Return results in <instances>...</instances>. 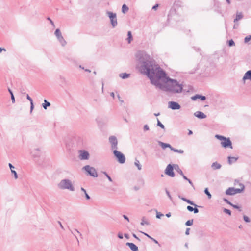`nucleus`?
<instances>
[{
  "instance_id": "nucleus-10",
  "label": "nucleus",
  "mask_w": 251,
  "mask_h": 251,
  "mask_svg": "<svg viewBox=\"0 0 251 251\" xmlns=\"http://www.w3.org/2000/svg\"><path fill=\"white\" fill-rule=\"evenodd\" d=\"M79 159L81 160H88L90 157L89 153L86 150H81L79 151Z\"/></svg>"
},
{
  "instance_id": "nucleus-60",
  "label": "nucleus",
  "mask_w": 251,
  "mask_h": 251,
  "mask_svg": "<svg viewBox=\"0 0 251 251\" xmlns=\"http://www.w3.org/2000/svg\"><path fill=\"white\" fill-rule=\"evenodd\" d=\"M188 181L189 182V183L193 187H194V185H193V183H192V181L190 180V179H188Z\"/></svg>"
},
{
  "instance_id": "nucleus-12",
  "label": "nucleus",
  "mask_w": 251,
  "mask_h": 251,
  "mask_svg": "<svg viewBox=\"0 0 251 251\" xmlns=\"http://www.w3.org/2000/svg\"><path fill=\"white\" fill-rule=\"evenodd\" d=\"M168 107L172 110H178L180 109V105L175 101H170L168 102Z\"/></svg>"
},
{
  "instance_id": "nucleus-47",
  "label": "nucleus",
  "mask_w": 251,
  "mask_h": 251,
  "mask_svg": "<svg viewBox=\"0 0 251 251\" xmlns=\"http://www.w3.org/2000/svg\"><path fill=\"white\" fill-rule=\"evenodd\" d=\"M187 209L190 212H192L194 210V208L191 206H187Z\"/></svg>"
},
{
  "instance_id": "nucleus-23",
  "label": "nucleus",
  "mask_w": 251,
  "mask_h": 251,
  "mask_svg": "<svg viewBox=\"0 0 251 251\" xmlns=\"http://www.w3.org/2000/svg\"><path fill=\"white\" fill-rule=\"evenodd\" d=\"M243 17V15L241 12L240 13H237L236 18L234 20V22L236 23L238 21L242 19Z\"/></svg>"
},
{
  "instance_id": "nucleus-43",
  "label": "nucleus",
  "mask_w": 251,
  "mask_h": 251,
  "mask_svg": "<svg viewBox=\"0 0 251 251\" xmlns=\"http://www.w3.org/2000/svg\"><path fill=\"white\" fill-rule=\"evenodd\" d=\"M223 211H224L225 213H226V214H228L229 215H231V211H230V210L227 209H226V208H224V209H223Z\"/></svg>"
},
{
  "instance_id": "nucleus-9",
  "label": "nucleus",
  "mask_w": 251,
  "mask_h": 251,
  "mask_svg": "<svg viewBox=\"0 0 251 251\" xmlns=\"http://www.w3.org/2000/svg\"><path fill=\"white\" fill-rule=\"evenodd\" d=\"M109 142L111 144V147L112 150L114 151V150L118 149V140L115 136H110L109 138Z\"/></svg>"
},
{
  "instance_id": "nucleus-8",
  "label": "nucleus",
  "mask_w": 251,
  "mask_h": 251,
  "mask_svg": "<svg viewBox=\"0 0 251 251\" xmlns=\"http://www.w3.org/2000/svg\"><path fill=\"white\" fill-rule=\"evenodd\" d=\"M54 34L56 36V38H57L58 41L59 42L60 44L63 46L64 47L66 44V42L64 40V38L63 37L62 35V33L60 30L59 29H56Z\"/></svg>"
},
{
  "instance_id": "nucleus-2",
  "label": "nucleus",
  "mask_w": 251,
  "mask_h": 251,
  "mask_svg": "<svg viewBox=\"0 0 251 251\" xmlns=\"http://www.w3.org/2000/svg\"><path fill=\"white\" fill-rule=\"evenodd\" d=\"M135 56L137 60L141 64L140 71L142 74L147 75L151 81L158 74V72L162 70V69L155 64V61L146 52L138 51Z\"/></svg>"
},
{
  "instance_id": "nucleus-28",
  "label": "nucleus",
  "mask_w": 251,
  "mask_h": 251,
  "mask_svg": "<svg viewBox=\"0 0 251 251\" xmlns=\"http://www.w3.org/2000/svg\"><path fill=\"white\" fill-rule=\"evenodd\" d=\"M135 165L138 168L139 170H141L142 169V165L140 164V162L138 160L136 159L134 162Z\"/></svg>"
},
{
  "instance_id": "nucleus-44",
  "label": "nucleus",
  "mask_w": 251,
  "mask_h": 251,
  "mask_svg": "<svg viewBox=\"0 0 251 251\" xmlns=\"http://www.w3.org/2000/svg\"><path fill=\"white\" fill-rule=\"evenodd\" d=\"M163 216V214L156 211V218H157L160 219Z\"/></svg>"
},
{
  "instance_id": "nucleus-30",
  "label": "nucleus",
  "mask_w": 251,
  "mask_h": 251,
  "mask_svg": "<svg viewBox=\"0 0 251 251\" xmlns=\"http://www.w3.org/2000/svg\"><path fill=\"white\" fill-rule=\"evenodd\" d=\"M141 225L142 226H144L145 225H149L150 223L148 222L147 221L145 220V218L143 217L142 219V221L141 222Z\"/></svg>"
},
{
  "instance_id": "nucleus-11",
  "label": "nucleus",
  "mask_w": 251,
  "mask_h": 251,
  "mask_svg": "<svg viewBox=\"0 0 251 251\" xmlns=\"http://www.w3.org/2000/svg\"><path fill=\"white\" fill-rule=\"evenodd\" d=\"M165 173L168 176L173 177L175 176V173L173 171V166L169 164L167 165L165 170Z\"/></svg>"
},
{
  "instance_id": "nucleus-21",
  "label": "nucleus",
  "mask_w": 251,
  "mask_h": 251,
  "mask_svg": "<svg viewBox=\"0 0 251 251\" xmlns=\"http://www.w3.org/2000/svg\"><path fill=\"white\" fill-rule=\"evenodd\" d=\"M9 167L11 170V173L14 174V177L15 179L18 178V175L16 173V172L13 170V169L15 168L14 166H13L11 163H9L8 164Z\"/></svg>"
},
{
  "instance_id": "nucleus-53",
  "label": "nucleus",
  "mask_w": 251,
  "mask_h": 251,
  "mask_svg": "<svg viewBox=\"0 0 251 251\" xmlns=\"http://www.w3.org/2000/svg\"><path fill=\"white\" fill-rule=\"evenodd\" d=\"M118 238H119L120 239H123V234L122 233H119L118 234Z\"/></svg>"
},
{
  "instance_id": "nucleus-32",
  "label": "nucleus",
  "mask_w": 251,
  "mask_h": 251,
  "mask_svg": "<svg viewBox=\"0 0 251 251\" xmlns=\"http://www.w3.org/2000/svg\"><path fill=\"white\" fill-rule=\"evenodd\" d=\"M81 190L82 191H83L84 193V194H85V197H86V199L87 200H89L90 199V197L89 196V195L87 194L86 190L83 188V187H81Z\"/></svg>"
},
{
  "instance_id": "nucleus-58",
  "label": "nucleus",
  "mask_w": 251,
  "mask_h": 251,
  "mask_svg": "<svg viewBox=\"0 0 251 251\" xmlns=\"http://www.w3.org/2000/svg\"><path fill=\"white\" fill-rule=\"evenodd\" d=\"M123 217L128 222H129V218L125 215H123Z\"/></svg>"
},
{
  "instance_id": "nucleus-7",
  "label": "nucleus",
  "mask_w": 251,
  "mask_h": 251,
  "mask_svg": "<svg viewBox=\"0 0 251 251\" xmlns=\"http://www.w3.org/2000/svg\"><path fill=\"white\" fill-rule=\"evenodd\" d=\"M83 169L88 173L90 176L93 177L98 176L97 171L94 167L89 165H86L83 167Z\"/></svg>"
},
{
  "instance_id": "nucleus-63",
  "label": "nucleus",
  "mask_w": 251,
  "mask_h": 251,
  "mask_svg": "<svg viewBox=\"0 0 251 251\" xmlns=\"http://www.w3.org/2000/svg\"><path fill=\"white\" fill-rule=\"evenodd\" d=\"M58 223H59V225H60V227H61L62 229H64V227H63V226H62V225L61 223L60 222H59H59H58Z\"/></svg>"
},
{
  "instance_id": "nucleus-3",
  "label": "nucleus",
  "mask_w": 251,
  "mask_h": 251,
  "mask_svg": "<svg viewBox=\"0 0 251 251\" xmlns=\"http://www.w3.org/2000/svg\"><path fill=\"white\" fill-rule=\"evenodd\" d=\"M58 187L60 189L68 190L70 191H74L75 190L73 182L67 178L61 180L58 184Z\"/></svg>"
},
{
  "instance_id": "nucleus-45",
  "label": "nucleus",
  "mask_w": 251,
  "mask_h": 251,
  "mask_svg": "<svg viewBox=\"0 0 251 251\" xmlns=\"http://www.w3.org/2000/svg\"><path fill=\"white\" fill-rule=\"evenodd\" d=\"M231 206H232L233 208H235V209H238L239 211H241V209L240 207L239 206H238V205H237L233 204H232L231 205Z\"/></svg>"
},
{
  "instance_id": "nucleus-35",
  "label": "nucleus",
  "mask_w": 251,
  "mask_h": 251,
  "mask_svg": "<svg viewBox=\"0 0 251 251\" xmlns=\"http://www.w3.org/2000/svg\"><path fill=\"white\" fill-rule=\"evenodd\" d=\"M172 151H174L175 152H178L180 153H183L184 152V151L182 150L176 149L174 148H172Z\"/></svg>"
},
{
  "instance_id": "nucleus-59",
  "label": "nucleus",
  "mask_w": 251,
  "mask_h": 251,
  "mask_svg": "<svg viewBox=\"0 0 251 251\" xmlns=\"http://www.w3.org/2000/svg\"><path fill=\"white\" fill-rule=\"evenodd\" d=\"M181 176L183 177V178L185 180H186L188 181V180L189 179H188V178H187V177H186V176L184 175V174H183V175H181Z\"/></svg>"
},
{
  "instance_id": "nucleus-36",
  "label": "nucleus",
  "mask_w": 251,
  "mask_h": 251,
  "mask_svg": "<svg viewBox=\"0 0 251 251\" xmlns=\"http://www.w3.org/2000/svg\"><path fill=\"white\" fill-rule=\"evenodd\" d=\"M193 220H189L185 223V225L187 226H190L193 225Z\"/></svg>"
},
{
  "instance_id": "nucleus-17",
  "label": "nucleus",
  "mask_w": 251,
  "mask_h": 251,
  "mask_svg": "<svg viewBox=\"0 0 251 251\" xmlns=\"http://www.w3.org/2000/svg\"><path fill=\"white\" fill-rule=\"evenodd\" d=\"M126 245L128 246L131 250L132 251H138V247L136 245H135L134 243L127 242L126 243Z\"/></svg>"
},
{
  "instance_id": "nucleus-5",
  "label": "nucleus",
  "mask_w": 251,
  "mask_h": 251,
  "mask_svg": "<svg viewBox=\"0 0 251 251\" xmlns=\"http://www.w3.org/2000/svg\"><path fill=\"white\" fill-rule=\"evenodd\" d=\"M113 154L120 163L123 164L126 162V157L124 154L118 151L117 150L113 151Z\"/></svg>"
},
{
  "instance_id": "nucleus-4",
  "label": "nucleus",
  "mask_w": 251,
  "mask_h": 251,
  "mask_svg": "<svg viewBox=\"0 0 251 251\" xmlns=\"http://www.w3.org/2000/svg\"><path fill=\"white\" fill-rule=\"evenodd\" d=\"M240 188H235L234 187H230L228 188L226 191V194L228 195H233L237 193H240L243 192L245 189L244 185L240 183Z\"/></svg>"
},
{
  "instance_id": "nucleus-38",
  "label": "nucleus",
  "mask_w": 251,
  "mask_h": 251,
  "mask_svg": "<svg viewBox=\"0 0 251 251\" xmlns=\"http://www.w3.org/2000/svg\"><path fill=\"white\" fill-rule=\"evenodd\" d=\"M228 45L229 47H232L235 45V43L233 40H230L228 41Z\"/></svg>"
},
{
  "instance_id": "nucleus-50",
  "label": "nucleus",
  "mask_w": 251,
  "mask_h": 251,
  "mask_svg": "<svg viewBox=\"0 0 251 251\" xmlns=\"http://www.w3.org/2000/svg\"><path fill=\"white\" fill-rule=\"evenodd\" d=\"M224 201H225L226 203H227V204H229L231 206V205L232 204V203L231 202H230L228 200H227L226 199H225L224 198L223 199Z\"/></svg>"
},
{
  "instance_id": "nucleus-40",
  "label": "nucleus",
  "mask_w": 251,
  "mask_h": 251,
  "mask_svg": "<svg viewBox=\"0 0 251 251\" xmlns=\"http://www.w3.org/2000/svg\"><path fill=\"white\" fill-rule=\"evenodd\" d=\"M243 219L246 223H249L251 221L250 218L247 216L246 215L243 216Z\"/></svg>"
},
{
  "instance_id": "nucleus-62",
  "label": "nucleus",
  "mask_w": 251,
  "mask_h": 251,
  "mask_svg": "<svg viewBox=\"0 0 251 251\" xmlns=\"http://www.w3.org/2000/svg\"><path fill=\"white\" fill-rule=\"evenodd\" d=\"M133 236L138 240L140 241V239L135 234H133Z\"/></svg>"
},
{
  "instance_id": "nucleus-20",
  "label": "nucleus",
  "mask_w": 251,
  "mask_h": 251,
  "mask_svg": "<svg viewBox=\"0 0 251 251\" xmlns=\"http://www.w3.org/2000/svg\"><path fill=\"white\" fill-rule=\"evenodd\" d=\"M178 197L181 200L186 202L187 203H188L192 205H194L195 207L197 206V205L196 204H195L192 201H190V200L187 199L186 198H184V197H180V196H179Z\"/></svg>"
},
{
  "instance_id": "nucleus-48",
  "label": "nucleus",
  "mask_w": 251,
  "mask_h": 251,
  "mask_svg": "<svg viewBox=\"0 0 251 251\" xmlns=\"http://www.w3.org/2000/svg\"><path fill=\"white\" fill-rule=\"evenodd\" d=\"M47 20H49V21H50V24H51L52 26L53 27H55L54 24L53 22L51 20V19L50 18L48 17V18H47Z\"/></svg>"
},
{
  "instance_id": "nucleus-42",
  "label": "nucleus",
  "mask_w": 251,
  "mask_h": 251,
  "mask_svg": "<svg viewBox=\"0 0 251 251\" xmlns=\"http://www.w3.org/2000/svg\"><path fill=\"white\" fill-rule=\"evenodd\" d=\"M251 39V35H249V36H246L245 39H244V42L245 43H247L248 42H249L250 40Z\"/></svg>"
},
{
  "instance_id": "nucleus-56",
  "label": "nucleus",
  "mask_w": 251,
  "mask_h": 251,
  "mask_svg": "<svg viewBox=\"0 0 251 251\" xmlns=\"http://www.w3.org/2000/svg\"><path fill=\"white\" fill-rule=\"evenodd\" d=\"M142 233L143 234H144L145 236H146L147 237H148L149 238H150V239H151V238H152V237H151V236H150L149 235H148L147 233H146L143 232H142Z\"/></svg>"
},
{
  "instance_id": "nucleus-24",
  "label": "nucleus",
  "mask_w": 251,
  "mask_h": 251,
  "mask_svg": "<svg viewBox=\"0 0 251 251\" xmlns=\"http://www.w3.org/2000/svg\"><path fill=\"white\" fill-rule=\"evenodd\" d=\"M26 98L28 100H29V101L30 102V113L32 112L33 108H34V105H33V100L32 99H31V98L29 96L28 94H27L26 95Z\"/></svg>"
},
{
  "instance_id": "nucleus-15",
  "label": "nucleus",
  "mask_w": 251,
  "mask_h": 251,
  "mask_svg": "<svg viewBox=\"0 0 251 251\" xmlns=\"http://www.w3.org/2000/svg\"><path fill=\"white\" fill-rule=\"evenodd\" d=\"M192 100H196L197 99H200L201 101H204L206 100V97L204 96L201 95L199 94H196L191 98Z\"/></svg>"
},
{
  "instance_id": "nucleus-52",
  "label": "nucleus",
  "mask_w": 251,
  "mask_h": 251,
  "mask_svg": "<svg viewBox=\"0 0 251 251\" xmlns=\"http://www.w3.org/2000/svg\"><path fill=\"white\" fill-rule=\"evenodd\" d=\"M151 240L152 241H153L155 244H158V246H160V245L159 244V243H158V242L156 240H155V239H154V238H153L152 237V238H151Z\"/></svg>"
},
{
  "instance_id": "nucleus-14",
  "label": "nucleus",
  "mask_w": 251,
  "mask_h": 251,
  "mask_svg": "<svg viewBox=\"0 0 251 251\" xmlns=\"http://www.w3.org/2000/svg\"><path fill=\"white\" fill-rule=\"evenodd\" d=\"M222 146L224 148L229 147L230 149H232V143L229 138H226L221 142Z\"/></svg>"
},
{
  "instance_id": "nucleus-31",
  "label": "nucleus",
  "mask_w": 251,
  "mask_h": 251,
  "mask_svg": "<svg viewBox=\"0 0 251 251\" xmlns=\"http://www.w3.org/2000/svg\"><path fill=\"white\" fill-rule=\"evenodd\" d=\"M128 7L125 4L123 5L122 7V10L124 13L126 12L128 10Z\"/></svg>"
},
{
  "instance_id": "nucleus-29",
  "label": "nucleus",
  "mask_w": 251,
  "mask_h": 251,
  "mask_svg": "<svg viewBox=\"0 0 251 251\" xmlns=\"http://www.w3.org/2000/svg\"><path fill=\"white\" fill-rule=\"evenodd\" d=\"M127 36H128V37L127 38V40L128 43H130L131 42V40H132V36L131 31L128 32Z\"/></svg>"
},
{
  "instance_id": "nucleus-55",
  "label": "nucleus",
  "mask_w": 251,
  "mask_h": 251,
  "mask_svg": "<svg viewBox=\"0 0 251 251\" xmlns=\"http://www.w3.org/2000/svg\"><path fill=\"white\" fill-rule=\"evenodd\" d=\"M158 7V4H155V5H154V6L152 7V9L153 10H156V9H157V7Z\"/></svg>"
},
{
  "instance_id": "nucleus-26",
  "label": "nucleus",
  "mask_w": 251,
  "mask_h": 251,
  "mask_svg": "<svg viewBox=\"0 0 251 251\" xmlns=\"http://www.w3.org/2000/svg\"><path fill=\"white\" fill-rule=\"evenodd\" d=\"M130 76V74H127L126 73H121L119 75V76L122 79H126L129 77Z\"/></svg>"
},
{
  "instance_id": "nucleus-27",
  "label": "nucleus",
  "mask_w": 251,
  "mask_h": 251,
  "mask_svg": "<svg viewBox=\"0 0 251 251\" xmlns=\"http://www.w3.org/2000/svg\"><path fill=\"white\" fill-rule=\"evenodd\" d=\"M174 168L180 175H183V173L178 165H175Z\"/></svg>"
},
{
  "instance_id": "nucleus-49",
  "label": "nucleus",
  "mask_w": 251,
  "mask_h": 251,
  "mask_svg": "<svg viewBox=\"0 0 251 251\" xmlns=\"http://www.w3.org/2000/svg\"><path fill=\"white\" fill-rule=\"evenodd\" d=\"M11 100H12V103H15V98H14V95H13V93H11Z\"/></svg>"
},
{
  "instance_id": "nucleus-1",
  "label": "nucleus",
  "mask_w": 251,
  "mask_h": 251,
  "mask_svg": "<svg viewBox=\"0 0 251 251\" xmlns=\"http://www.w3.org/2000/svg\"><path fill=\"white\" fill-rule=\"evenodd\" d=\"M156 88L173 93H180L183 90V85L176 80L167 76L166 74L162 69L158 72V74L151 81Z\"/></svg>"
},
{
  "instance_id": "nucleus-19",
  "label": "nucleus",
  "mask_w": 251,
  "mask_h": 251,
  "mask_svg": "<svg viewBox=\"0 0 251 251\" xmlns=\"http://www.w3.org/2000/svg\"><path fill=\"white\" fill-rule=\"evenodd\" d=\"M243 79L244 80L249 79L251 81V70H249L245 73Z\"/></svg>"
},
{
  "instance_id": "nucleus-46",
  "label": "nucleus",
  "mask_w": 251,
  "mask_h": 251,
  "mask_svg": "<svg viewBox=\"0 0 251 251\" xmlns=\"http://www.w3.org/2000/svg\"><path fill=\"white\" fill-rule=\"evenodd\" d=\"M165 192H166V193L167 195V196H168V197H169V198L171 200H172V197H171V195H170V193H169V191H168L167 189H166V190H165Z\"/></svg>"
},
{
  "instance_id": "nucleus-34",
  "label": "nucleus",
  "mask_w": 251,
  "mask_h": 251,
  "mask_svg": "<svg viewBox=\"0 0 251 251\" xmlns=\"http://www.w3.org/2000/svg\"><path fill=\"white\" fill-rule=\"evenodd\" d=\"M205 194L208 196V199L211 198V195L208 191V188H205L204 190Z\"/></svg>"
},
{
  "instance_id": "nucleus-13",
  "label": "nucleus",
  "mask_w": 251,
  "mask_h": 251,
  "mask_svg": "<svg viewBox=\"0 0 251 251\" xmlns=\"http://www.w3.org/2000/svg\"><path fill=\"white\" fill-rule=\"evenodd\" d=\"M30 153L33 157L39 158L41 156V151L40 148H36L32 149Z\"/></svg>"
},
{
  "instance_id": "nucleus-33",
  "label": "nucleus",
  "mask_w": 251,
  "mask_h": 251,
  "mask_svg": "<svg viewBox=\"0 0 251 251\" xmlns=\"http://www.w3.org/2000/svg\"><path fill=\"white\" fill-rule=\"evenodd\" d=\"M237 158L233 157H228V163L229 164L232 163L237 160Z\"/></svg>"
},
{
  "instance_id": "nucleus-39",
  "label": "nucleus",
  "mask_w": 251,
  "mask_h": 251,
  "mask_svg": "<svg viewBox=\"0 0 251 251\" xmlns=\"http://www.w3.org/2000/svg\"><path fill=\"white\" fill-rule=\"evenodd\" d=\"M215 137L220 140H224L226 137L219 135H216Z\"/></svg>"
},
{
  "instance_id": "nucleus-22",
  "label": "nucleus",
  "mask_w": 251,
  "mask_h": 251,
  "mask_svg": "<svg viewBox=\"0 0 251 251\" xmlns=\"http://www.w3.org/2000/svg\"><path fill=\"white\" fill-rule=\"evenodd\" d=\"M211 167L214 170L219 169L221 168V165L218 162H215L212 164Z\"/></svg>"
},
{
  "instance_id": "nucleus-37",
  "label": "nucleus",
  "mask_w": 251,
  "mask_h": 251,
  "mask_svg": "<svg viewBox=\"0 0 251 251\" xmlns=\"http://www.w3.org/2000/svg\"><path fill=\"white\" fill-rule=\"evenodd\" d=\"M157 125L158 126L160 127L162 129H164L165 128L164 126L160 122V121L158 119H157Z\"/></svg>"
},
{
  "instance_id": "nucleus-6",
  "label": "nucleus",
  "mask_w": 251,
  "mask_h": 251,
  "mask_svg": "<svg viewBox=\"0 0 251 251\" xmlns=\"http://www.w3.org/2000/svg\"><path fill=\"white\" fill-rule=\"evenodd\" d=\"M106 14L110 20L112 27H115L117 25L116 14L110 11H107Z\"/></svg>"
},
{
  "instance_id": "nucleus-64",
  "label": "nucleus",
  "mask_w": 251,
  "mask_h": 251,
  "mask_svg": "<svg viewBox=\"0 0 251 251\" xmlns=\"http://www.w3.org/2000/svg\"><path fill=\"white\" fill-rule=\"evenodd\" d=\"M110 96H111V97H112L113 99H114V98H115V95H114V92H111V93H110Z\"/></svg>"
},
{
  "instance_id": "nucleus-51",
  "label": "nucleus",
  "mask_w": 251,
  "mask_h": 251,
  "mask_svg": "<svg viewBox=\"0 0 251 251\" xmlns=\"http://www.w3.org/2000/svg\"><path fill=\"white\" fill-rule=\"evenodd\" d=\"M144 130L145 131L149 130V127L147 125H145L144 126Z\"/></svg>"
},
{
  "instance_id": "nucleus-41",
  "label": "nucleus",
  "mask_w": 251,
  "mask_h": 251,
  "mask_svg": "<svg viewBox=\"0 0 251 251\" xmlns=\"http://www.w3.org/2000/svg\"><path fill=\"white\" fill-rule=\"evenodd\" d=\"M103 174H104L105 176L108 178V179L109 180V181H110V182L112 181V178H111V177L108 175V174L106 172H104Z\"/></svg>"
},
{
  "instance_id": "nucleus-25",
  "label": "nucleus",
  "mask_w": 251,
  "mask_h": 251,
  "mask_svg": "<svg viewBox=\"0 0 251 251\" xmlns=\"http://www.w3.org/2000/svg\"><path fill=\"white\" fill-rule=\"evenodd\" d=\"M50 106V103L46 100H44V103L42 104V106L45 109H47V107Z\"/></svg>"
},
{
  "instance_id": "nucleus-57",
  "label": "nucleus",
  "mask_w": 251,
  "mask_h": 251,
  "mask_svg": "<svg viewBox=\"0 0 251 251\" xmlns=\"http://www.w3.org/2000/svg\"><path fill=\"white\" fill-rule=\"evenodd\" d=\"M189 230H190V228H187L186 229V231H185V234L186 235H189Z\"/></svg>"
},
{
  "instance_id": "nucleus-54",
  "label": "nucleus",
  "mask_w": 251,
  "mask_h": 251,
  "mask_svg": "<svg viewBox=\"0 0 251 251\" xmlns=\"http://www.w3.org/2000/svg\"><path fill=\"white\" fill-rule=\"evenodd\" d=\"M194 210L193 211L195 214H196L199 212V210L196 207L194 208Z\"/></svg>"
},
{
  "instance_id": "nucleus-16",
  "label": "nucleus",
  "mask_w": 251,
  "mask_h": 251,
  "mask_svg": "<svg viewBox=\"0 0 251 251\" xmlns=\"http://www.w3.org/2000/svg\"><path fill=\"white\" fill-rule=\"evenodd\" d=\"M194 115L200 119H204L206 117V115L201 111H197L194 113Z\"/></svg>"
},
{
  "instance_id": "nucleus-61",
  "label": "nucleus",
  "mask_w": 251,
  "mask_h": 251,
  "mask_svg": "<svg viewBox=\"0 0 251 251\" xmlns=\"http://www.w3.org/2000/svg\"><path fill=\"white\" fill-rule=\"evenodd\" d=\"M2 51H6V49L5 48H0V53H1L2 52Z\"/></svg>"
},
{
  "instance_id": "nucleus-18",
  "label": "nucleus",
  "mask_w": 251,
  "mask_h": 251,
  "mask_svg": "<svg viewBox=\"0 0 251 251\" xmlns=\"http://www.w3.org/2000/svg\"><path fill=\"white\" fill-rule=\"evenodd\" d=\"M158 144L163 149H165L166 148H169L171 149V150H172V148H173V147L169 144L168 143H165L161 141H158Z\"/></svg>"
}]
</instances>
